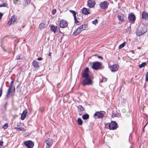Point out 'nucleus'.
Returning a JSON list of instances; mask_svg holds the SVG:
<instances>
[{
    "label": "nucleus",
    "mask_w": 148,
    "mask_h": 148,
    "mask_svg": "<svg viewBox=\"0 0 148 148\" xmlns=\"http://www.w3.org/2000/svg\"><path fill=\"white\" fill-rule=\"evenodd\" d=\"M14 90L15 91V87L14 88Z\"/></svg>",
    "instance_id": "46"
},
{
    "label": "nucleus",
    "mask_w": 148,
    "mask_h": 148,
    "mask_svg": "<svg viewBox=\"0 0 148 148\" xmlns=\"http://www.w3.org/2000/svg\"><path fill=\"white\" fill-rule=\"evenodd\" d=\"M8 123H6L3 125L2 128L4 129H6L8 127Z\"/></svg>",
    "instance_id": "31"
},
{
    "label": "nucleus",
    "mask_w": 148,
    "mask_h": 148,
    "mask_svg": "<svg viewBox=\"0 0 148 148\" xmlns=\"http://www.w3.org/2000/svg\"><path fill=\"white\" fill-rule=\"evenodd\" d=\"M25 145L28 148H32L34 146L33 142L31 140H27L24 142Z\"/></svg>",
    "instance_id": "3"
},
{
    "label": "nucleus",
    "mask_w": 148,
    "mask_h": 148,
    "mask_svg": "<svg viewBox=\"0 0 148 148\" xmlns=\"http://www.w3.org/2000/svg\"><path fill=\"white\" fill-rule=\"evenodd\" d=\"M51 52H50L49 53L48 56H51Z\"/></svg>",
    "instance_id": "44"
},
{
    "label": "nucleus",
    "mask_w": 148,
    "mask_h": 148,
    "mask_svg": "<svg viewBox=\"0 0 148 148\" xmlns=\"http://www.w3.org/2000/svg\"><path fill=\"white\" fill-rule=\"evenodd\" d=\"M83 30V25H82L78 27L77 30L74 32L73 34L75 35H77L79 34Z\"/></svg>",
    "instance_id": "12"
},
{
    "label": "nucleus",
    "mask_w": 148,
    "mask_h": 148,
    "mask_svg": "<svg viewBox=\"0 0 148 148\" xmlns=\"http://www.w3.org/2000/svg\"><path fill=\"white\" fill-rule=\"evenodd\" d=\"M109 67L112 72H115L118 69L119 66L117 64H114L109 66Z\"/></svg>",
    "instance_id": "5"
},
{
    "label": "nucleus",
    "mask_w": 148,
    "mask_h": 148,
    "mask_svg": "<svg viewBox=\"0 0 148 148\" xmlns=\"http://www.w3.org/2000/svg\"><path fill=\"white\" fill-rule=\"evenodd\" d=\"M146 64L145 62H143L141 64H140L139 65V68H141L145 66L146 65Z\"/></svg>",
    "instance_id": "30"
},
{
    "label": "nucleus",
    "mask_w": 148,
    "mask_h": 148,
    "mask_svg": "<svg viewBox=\"0 0 148 148\" xmlns=\"http://www.w3.org/2000/svg\"><path fill=\"white\" fill-rule=\"evenodd\" d=\"M118 19L121 21H123L124 20V18L123 16L119 15L117 16Z\"/></svg>",
    "instance_id": "28"
},
{
    "label": "nucleus",
    "mask_w": 148,
    "mask_h": 148,
    "mask_svg": "<svg viewBox=\"0 0 148 148\" xmlns=\"http://www.w3.org/2000/svg\"><path fill=\"white\" fill-rule=\"evenodd\" d=\"M89 71V69L88 67H86L84 70L83 73H82V75L84 78H88L89 76L88 72Z\"/></svg>",
    "instance_id": "6"
},
{
    "label": "nucleus",
    "mask_w": 148,
    "mask_h": 148,
    "mask_svg": "<svg viewBox=\"0 0 148 148\" xmlns=\"http://www.w3.org/2000/svg\"><path fill=\"white\" fill-rule=\"evenodd\" d=\"M82 13L85 15L88 14L90 13L89 9H87L85 8H84L82 9Z\"/></svg>",
    "instance_id": "13"
},
{
    "label": "nucleus",
    "mask_w": 148,
    "mask_h": 148,
    "mask_svg": "<svg viewBox=\"0 0 148 148\" xmlns=\"http://www.w3.org/2000/svg\"><path fill=\"white\" fill-rule=\"evenodd\" d=\"M148 80V72H147L145 77V81L147 82Z\"/></svg>",
    "instance_id": "34"
},
{
    "label": "nucleus",
    "mask_w": 148,
    "mask_h": 148,
    "mask_svg": "<svg viewBox=\"0 0 148 148\" xmlns=\"http://www.w3.org/2000/svg\"><path fill=\"white\" fill-rule=\"evenodd\" d=\"M29 0H25L23 1V5L24 6H26L29 3Z\"/></svg>",
    "instance_id": "21"
},
{
    "label": "nucleus",
    "mask_w": 148,
    "mask_h": 148,
    "mask_svg": "<svg viewBox=\"0 0 148 148\" xmlns=\"http://www.w3.org/2000/svg\"><path fill=\"white\" fill-rule=\"evenodd\" d=\"M17 126H20L19 124V123H17Z\"/></svg>",
    "instance_id": "45"
},
{
    "label": "nucleus",
    "mask_w": 148,
    "mask_h": 148,
    "mask_svg": "<svg viewBox=\"0 0 148 148\" xmlns=\"http://www.w3.org/2000/svg\"><path fill=\"white\" fill-rule=\"evenodd\" d=\"M13 86L12 85H11L10 84V87L8 89V92H7L6 95V97H8L10 94L11 92V90L12 89V87H13Z\"/></svg>",
    "instance_id": "19"
},
{
    "label": "nucleus",
    "mask_w": 148,
    "mask_h": 148,
    "mask_svg": "<svg viewBox=\"0 0 148 148\" xmlns=\"http://www.w3.org/2000/svg\"><path fill=\"white\" fill-rule=\"evenodd\" d=\"M32 65L35 68H37L39 67V65L37 62L35 60H34L33 61Z\"/></svg>",
    "instance_id": "20"
},
{
    "label": "nucleus",
    "mask_w": 148,
    "mask_h": 148,
    "mask_svg": "<svg viewBox=\"0 0 148 148\" xmlns=\"http://www.w3.org/2000/svg\"><path fill=\"white\" fill-rule=\"evenodd\" d=\"M14 128L17 130H21V131H25V130L24 128L21 127H14Z\"/></svg>",
    "instance_id": "26"
},
{
    "label": "nucleus",
    "mask_w": 148,
    "mask_h": 148,
    "mask_svg": "<svg viewBox=\"0 0 148 148\" xmlns=\"http://www.w3.org/2000/svg\"><path fill=\"white\" fill-rule=\"evenodd\" d=\"M97 23L98 20L97 19H95V20L92 21V23L95 25H96Z\"/></svg>",
    "instance_id": "33"
},
{
    "label": "nucleus",
    "mask_w": 148,
    "mask_h": 148,
    "mask_svg": "<svg viewBox=\"0 0 148 148\" xmlns=\"http://www.w3.org/2000/svg\"><path fill=\"white\" fill-rule=\"evenodd\" d=\"M16 21V19L14 17V16H12L11 18L9 21V22H10V24H12L15 22Z\"/></svg>",
    "instance_id": "22"
},
{
    "label": "nucleus",
    "mask_w": 148,
    "mask_h": 148,
    "mask_svg": "<svg viewBox=\"0 0 148 148\" xmlns=\"http://www.w3.org/2000/svg\"><path fill=\"white\" fill-rule=\"evenodd\" d=\"M78 110L80 111H82L84 110V107L81 105H79L77 107Z\"/></svg>",
    "instance_id": "25"
},
{
    "label": "nucleus",
    "mask_w": 148,
    "mask_h": 148,
    "mask_svg": "<svg viewBox=\"0 0 148 148\" xmlns=\"http://www.w3.org/2000/svg\"><path fill=\"white\" fill-rule=\"evenodd\" d=\"M96 3L94 0H89L87 2V5L89 8H92L95 5Z\"/></svg>",
    "instance_id": "4"
},
{
    "label": "nucleus",
    "mask_w": 148,
    "mask_h": 148,
    "mask_svg": "<svg viewBox=\"0 0 148 148\" xmlns=\"http://www.w3.org/2000/svg\"><path fill=\"white\" fill-rule=\"evenodd\" d=\"M68 25L67 22L64 20H62L60 22V27L65 28Z\"/></svg>",
    "instance_id": "11"
},
{
    "label": "nucleus",
    "mask_w": 148,
    "mask_h": 148,
    "mask_svg": "<svg viewBox=\"0 0 148 148\" xmlns=\"http://www.w3.org/2000/svg\"><path fill=\"white\" fill-rule=\"evenodd\" d=\"M128 18L130 21L133 22L132 23H133L135 21L136 16L133 13H130L129 14Z\"/></svg>",
    "instance_id": "9"
},
{
    "label": "nucleus",
    "mask_w": 148,
    "mask_h": 148,
    "mask_svg": "<svg viewBox=\"0 0 148 148\" xmlns=\"http://www.w3.org/2000/svg\"><path fill=\"white\" fill-rule=\"evenodd\" d=\"M142 18L145 19H148V13L143 11L142 14Z\"/></svg>",
    "instance_id": "17"
},
{
    "label": "nucleus",
    "mask_w": 148,
    "mask_h": 148,
    "mask_svg": "<svg viewBox=\"0 0 148 148\" xmlns=\"http://www.w3.org/2000/svg\"><path fill=\"white\" fill-rule=\"evenodd\" d=\"M2 92V87H1L0 88V97H1Z\"/></svg>",
    "instance_id": "37"
},
{
    "label": "nucleus",
    "mask_w": 148,
    "mask_h": 148,
    "mask_svg": "<svg viewBox=\"0 0 148 148\" xmlns=\"http://www.w3.org/2000/svg\"><path fill=\"white\" fill-rule=\"evenodd\" d=\"M103 80L104 81L106 82V78H103Z\"/></svg>",
    "instance_id": "43"
},
{
    "label": "nucleus",
    "mask_w": 148,
    "mask_h": 148,
    "mask_svg": "<svg viewBox=\"0 0 148 148\" xmlns=\"http://www.w3.org/2000/svg\"><path fill=\"white\" fill-rule=\"evenodd\" d=\"M89 118V115L88 114H84L82 116V118L84 120H86L88 119Z\"/></svg>",
    "instance_id": "24"
},
{
    "label": "nucleus",
    "mask_w": 148,
    "mask_h": 148,
    "mask_svg": "<svg viewBox=\"0 0 148 148\" xmlns=\"http://www.w3.org/2000/svg\"><path fill=\"white\" fill-rule=\"evenodd\" d=\"M21 54H19L16 57V59L17 60H20L21 59Z\"/></svg>",
    "instance_id": "32"
},
{
    "label": "nucleus",
    "mask_w": 148,
    "mask_h": 148,
    "mask_svg": "<svg viewBox=\"0 0 148 148\" xmlns=\"http://www.w3.org/2000/svg\"><path fill=\"white\" fill-rule=\"evenodd\" d=\"M3 14L0 13V19L1 18V17L2 16H3Z\"/></svg>",
    "instance_id": "42"
},
{
    "label": "nucleus",
    "mask_w": 148,
    "mask_h": 148,
    "mask_svg": "<svg viewBox=\"0 0 148 148\" xmlns=\"http://www.w3.org/2000/svg\"><path fill=\"white\" fill-rule=\"evenodd\" d=\"M98 58H100L101 60H102L103 59V58L101 56H98Z\"/></svg>",
    "instance_id": "41"
},
{
    "label": "nucleus",
    "mask_w": 148,
    "mask_h": 148,
    "mask_svg": "<svg viewBox=\"0 0 148 148\" xmlns=\"http://www.w3.org/2000/svg\"><path fill=\"white\" fill-rule=\"evenodd\" d=\"M69 11L71 13H72L73 14V15L74 16V20H75V22H76V23L78 22H79V21H77L76 20V12L74 11L71 10H69Z\"/></svg>",
    "instance_id": "18"
},
{
    "label": "nucleus",
    "mask_w": 148,
    "mask_h": 148,
    "mask_svg": "<svg viewBox=\"0 0 148 148\" xmlns=\"http://www.w3.org/2000/svg\"><path fill=\"white\" fill-rule=\"evenodd\" d=\"M47 25L45 22H43L40 23L39 26V28L40 30H42L45 28Z\"/></svg>",
    "instance_id": "16"
},
{
    "label": "nucleus",
    "mask_w": 148,
    "mask_h": 148,
    "mask_svg": "<svg viewBox=\"0 0 148 148\" xmlns=\"http://www.w3.org/2000/svg\"><path fill=\"white\" fill-rule=\"evenodd\" d=\"M116 123L114 121L111 122L109 125V128L111 130H114L116 129Z\"/></svg>",
    "instance_id": "7"
},
{
    "label": "nucleus",
    "mask_w": 148,
    "mask_h": 148,
    "mask_svg": "<svg viewBox=\"0 0 148 148\" xmlns=\"http://www.w3.org/2000/svg\"><path fill=\"white\" fill-rule=\"evenodd\" d=\"M77 121L78 125H82L83 122L81 118H78L77 119Z\"/></svg>",
    "instance_id": "27"
},
{
    "label": "nucleus",
    "mask_w": 148,
    "mask_h": 148,
    "mask_svg": "<svg viewBox=\"0 0 148 148\" xmlns=\"http://www.w3.org/2000/svg\"><path fill=\"white\" fill-rule=\"evenodd\" d=\"M27 112L26 109H25L23 111L21 117V120H23L25 119Z\"/></svg>",
    "instance_id": "15"
},
{
    "label": "nucleus",
    "mask_w": 148,
    "mask_h": 148,
    "mask_svg": "<svg viewBox=\"0 0 148 148\" xmlns=\"http://www.w3.org/2000/svg\"><path fill=\"white\" fill-rule=\"evenodd\" d=\"M104 115V112L101 111L96 112L94 114L95 116H96L99 118L103 117Z\"/></svg>",
    "instance_id": "14"
},
{
    "label": "nucleus",
    "mask_w": 148,
    "mask_h": 148,
    "mask_svg": "<svg viewBox=\"0 0 148 148\" xmlns=\"http://www.w3.org/2000/svg\"><path fill=\"white\" fill-rule=\"evenodd\" d=\"M16 1H18L19 0H16Z\"/></svg>",
    "instance_id": "47"
},
{
    "label": "nucleus",
    "mask_w": 148,
    "mask_h": 148,
    "mask_svg": "<svg viewBox=\"0 0 148 148\" xmlns=\"http://www.w3.org/2000/svg\"><path fill=\"white\" fill-rule=\"evenodd\" d=\"M57 29V27L53 25L52 26L51 28V30L54 32V33H55L56 32V30Z\"/></svg>",
    "instance_id": "23"
},
{
    "label": "nucleus",
    "mask_w": 148,
    "mask_h": 148,
    "mask_svg": "<svg viewBox=\"0 0 148 148\" xmlns=\"http://www.w3.org/2000/svg\"><path fill=\"white\" fill-rule=\"evenodd\" d=\"M6 6V5L5 3H3L1 4H0V7H5Z\"/></svg>",
    "instance_id": "36"
},
{
    "label": "nucleus",
    "mask_w": 148,
    "mask_h": 148,
    "mask_svg": "<svg viewBox=\"0 0 148 148\" xmlns=\"http://www.w3.org/2000/svg\"><path fill=\"white\" fill-rule=\"evenodd\" d=\"M3 141H0V148H1L2 145H3Z\"/></svg>",
    "instance_id": "38"
},
{
    "label": "nucleus",
    "mask_w": 148,
    "mask_h": 148,
    "mask_svg": "<svg viewBox=\"0 0 148 148\" xmlns=\"http://www.w3.org/2000/svg\"><path fill=\"white\" fill-rule=\"evenodd\" d=\"M101 64L98 62H97L93 63L92 66V68L95 70H98L101 68Z\"/></svg>",
    "instance_id": "2"
},
{
    "label": "nucleus",
    "mask_w": 148,
    "mask_h": 148,
    "mask_svg": "<svg viewBox=\"0 0 148 148\" xmlns=\"http://www.w3.org/2000/svg\"><path fill=\"white\" fill-rule=\"evenodd\" d=\"M108 3L107 2L104 1L100 3V6L102 9H104L108 8Z\"/></svg>",
    "instance_id": "10"
},
{
    "label": "nucleus",
    "mask_w": 148,
    "mask_h": 148,
    "mask_svg": "<svg viewBox=\"0 0 148 148\" xmlns=\"http://www.w3.org/2000/svg\"><path fill=\"white\" fill-rule=\"evenodd\" d=\"M46 144V148H49L51 147L53 144L52 140L51 138H48L45 141Z\"/></svg>",
    "instance_id": "8"
},
{
    "label": "nucleus",
    "mask_w": 148,
    "mask_h": 148,
    "mask_svg": "<svg viewBox=\"0 0 148 148\" xmlns=\"http://www.w3.org/2000/svg\"><path fill=\"white\" fill-rule=\"evenodd\" d=\"M56 9H54L52 11V14H53L54 15L56 13Z\"/></svg>",
    "instance_id": "35"
},
{
    "label": "nucleus",
    "mask_w": 148,
    "mask_h": 148,
    "mask_svg": "<svg viewBox=\"0 0 148 148\" xmlns=\"http://www.w3.org/2000/svg\"><path fill=\"white\" fill-rule=\"evenodd\" d=\"M37 60H42V58H41V57H40V58H38V59H37Z\"/></svg>",
    "instance_id": "40"
},
{
    "label": "nucleus",
    "mask_w": 148,
    "mask_h": 148,
    "mask_svg": "<svg viewBox=\"0 0 148 148\" xmlns=\"http://www.w3.org/2000/svg\"><path fill=\"white\" fill-rule=\"evenodd\" d=\"M14 81V80H13L12 81H11V83H10V84L11 85H13Z\"/></svg>",
    "instance_id": "39"
},
{
    "label": "nucleus",
    "mask_w": 148,
    "mask_h": 148,
    "mask_svg": "<svg viewBox=\"0 0 148 148\" xmlns=\"http://www.w3.org/2000/svg\"><path fill=\"white\" fill-rule=\"evenodd\" d=\"M125 42L122 43L119 46V49H121V48H123V47L125 45Z\"/></svg>",
    "instance_id": "29"
},
{
    "label": "nucleus",
    "mask_w": 148,
    "mask_h": 148,
    "mask_svg": "<svg viewBox=\"0 0 148 148\" xmlns=\"http://www.w3.org/2000/svg\"><path fill=\"white\" fill-rule=\"evenodd\" d=\"M92 83L93 82L90 79L86 78L83 80L82 84L83 86H85L86 85H92Z\"/></svg>",
    "instance_id": "1"
}]
</instances>
